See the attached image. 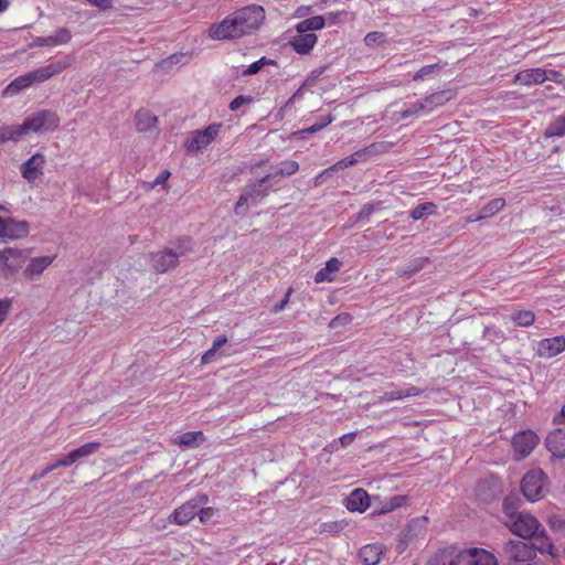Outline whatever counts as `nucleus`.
Returning <instances> with one entry per match:
<instances>
[{
  "label": "nucleus",
  "instance_id": "nucleus-1",
  "mask_svg": "<svg viewBox=\"0 0 565 565\" xmlns=\"http://www.w3.org/2000/svg\"><path fill=\"white\" fill-rule=\"evenodd\" d=\"M191 250V239L180 238L177 242L175 248H164L149 254L151 268L158 274H164L177 268L179 265V258L185 256Z\"/></svg>",
  "mask_w": 565,
  "mask_h": 565
},
{
  "label": "nucleus",
  "instance_id": "nucleus-2",
  "mask_svg": "<svg viewBox=\"0 0 565 565\" xmlns=\"http://www.w3.org/2000/svg\"><path fill=\"white\" fill-rule=\"evenodd\" d=\"M60 125V117L51 110H40L24 119L19 125L21 138L30 132H49L54 131Z\"/></svg>",
  "mask_w": 565,
  "mask_h": 565
},
{
  "label": "nucleus",
  "instance_id": "nucleus-3",
  "mask_svg": "<svg viewBox=\"0 0 565 565\" xmlns=\"http://www.w3.org/2000/svg\"><path fill=\"white\" fill-rule=\"evenodd\" d=\"M231 14L245 36L256 33L265 20V10L257 4L241 8Z\"/></svg>",
  "mask_w": 565,
  "mask_h": 565
},
{
  "label": "nucleus",
  "instance_id": "nucleus-4",
  "mask_svg": "<svg viewBox=\"0 0 565 565\" xmlns=\"http://www.w3.org/2000/svg\"><path fill=\"white\" fill-rule=\"evenodd\" d=\"M271 180V175L266 174L257 182L248 183L242 191L238 201L235 204V213L244 214L245 206H254L269 193V186L266 184Z\"/></svg>",
  "mask_w": 565,
  "mask_h": 565
},
{
  "label": "nucleus",
  "instance_id": "nucleus-5",
  "mask_svg": "<svg viewBox=\"0 0 565 565\" xmlns=\"http://www.w3.org/2000/svg\"><path fill=\"white\" fill-rule=\"evenodd\" d=\"M521 490L530 502L541 500L547 493L546 476L542 469L527 471L521 480Z\"/></svg>",
  "mask_w": 565,
  "mask_h": 565
},
{
  "label": "nucleus",
  "instance_id": "nucleus-6",
  "mask_svg": "<svg viewBox=\"0 0 565 565\" xmlns=\"http://www.w3.org/2000/svg\"><path fill=\"white\" fill-rule=\"evenodd\" d=\"M505 565H527L537 561L532 547L522 541L510 540L503 545Z\"/></svg>",
  "mask_w": 565,
  "mask_h": 565
},
{
  "label": "nucleus",
  "instance_id": "nucleus-7",
  "mask_svg": "<svg viewBox=\"0 0 565 565\" xmlns=\"http://www.w3.org/2000/svg\"><path fill=\"white\" fill-rule=\"evenodd\" d=\"M28 258V249L7 247L0 250V274L9 278L22 268Z\"/></svg>",
  "mask_w": 565,
  "mask_h": 565
},
{
  "label": "nucleus",
  "instance_id": "nucleus-8",
  "mask_svg": "<svg viewBox=\"0 0 565 565\" xmlns=\"http://www.w3.org/2000/svg\"><path fill=\"white\" fill-rule=\"evenodd\" d=\"M504 524L513 534L524 540L531 539L541 527V524L535 516L524 512H521L518 515H512V519L505 520Z\"/></svg>",
  "mask_w": 565,
  "mask_h": 565
},
{
  "label": "nucleus",
  "instance_id": "nucleus-9",
  "mask_svg": "<svg viewBox=\"0 0 565 565\" xmlns=\"http://www.w3.org/2000/svg\"><path fill=\"white\" fill-rule=\"evenodd\" d=\"M209 38L215 41L237 40L244 35L232 14H228L221 22L213 23L207 31Z\"/></svg>",
  "mask_w": 565,
  "mask_h": 565
},
{
  "label": "nucleus",
  "instance_id": "nucleus-10",
  "mask_svg": "<svg viewBox=\"0 0 565 565\" xmlns=\"http://www.w3.org/2000/svg\"><path fill=\"white\" fill-rule=\"evenodd\" d=\"M29 232L30 224L26 221L0 216V239H21L26 237Z\"/></svg>",
  "mask_w": 565,
  "mask_h": 565
},
{
  "label": "nucleus",
  "instance_id": "nucleus-11",
  "mask_svg": "<svg viewBox=\"0 0 565 565\" xmlns=\"http://www.w3.org/2000/svg\"><path fill=\"white\" fill-rule=\"evenodd\" d=\"M222 125L212 124L203 130H195L189 141V151H199L209 146L217 136Z\"/></svg>",
  "mask_w": 565,
  "mask_h": 565
},
{
  "label": "nucleus",
  "instance_id": "nucleus-12",
  "mask_svg": "<svg viewBox=\"0 0 565 565\" xmlns=\"http://www.w3.org/2000/svg\"><path fill=\"white\" fill-rule=\"evenodd\" d=\"M75 58L73 55H66L63 58L50 63L45 66L39 67L35 71V75L38 77V83H43L51 77L61 74L68 67H71L74 63Z\"/></svg>",
  "mask_w": 565,
  "mask_h": 565
},
{
  "label": "nucleus",
  "instance_id": "nucleus-13",
  "mask_svg": "<svg viewBox=\"0 0 565 565\" xmlns=\"http://www.w3.org/2000/svg\"><path fill=\"white\" fill-rule=\"evenodd\" d=\"M539 438L537 436L531 431L525 430L516 434L512 439V446L516 454H519L518 459L525 458L537 445Z\"/></svg>",
  "mask_w": 565,
  "mask_h": 565
},
{
  "label": "nucleus",
  "instance_id": "nucleus-14",
  "mask_svg": "<svg viewBox=\"0 0 565 565\" xmlns=\"http://www.w3.org/2000/svg\"><path fill=\"white\" fill-rule=\"evenodd\" d=\"M427 516H419L411 520L402 533V543L407 545L418 539H424L427 533Z\"/></svg>",
  "mask_w": 565,
  "mask_h": 565
},
{
  "label": "nucleus",
  "instance_id": "nucleus-15",
  "mask_svg": "<svg viewBox=\"0 0 565 565\" xmlns=\"http://www.w3.org/2000/svg\"><path fill=\"white\" fill-rule=\"evenodd\" d=\"M44 154L38 152L21 164L20 172L28 182H33L43 174Z\"/></svg>",
  "mask_w": 565,
  "mask_h": 565
},
{
  "label": "nucleus",
  "instance_id": "nucleus-16",
  "mask_svg": "<svg viewBox=\"0 0 565 565\" xmlns=\"http://www.w3.org/2000/svg\"><path fill=\"white\" fill-rule=\"evenodd\" d=\"M565 351V335L546 338L537 343L536 352L541 358L551 359Z\"/></svg>",
  "mask_w": 565,
  "mask_h": 565
},
{
  "label": "nucleus",
  "instance_id": "nucleus-17",
  "mask_svg": "<svg viewBox=\"0 0 565 565\" xmlns=\"http://www.w3.org/2000/svg\"><path fill=\"white\" fill-rule=\"evenodd\" d=\"M199 513V504L194 500H189L177 508L168 518L170 523L186 525Z\"/></svg>",
  "mask_w": 565,
  "mask_h": 565
},
{
  "label": "nucleus",
  "instance_id": "nucleus-18",
  "mask_svg": "<svg viewBox=\"0 0 565 565\" xmlns=\"http://www.w3.org/2000/svg\"><path fill=\"white\" fill-rule=\"evenodd\" d=\"M460 557L468 565H498L494 554L483 548H470L461 553Z\"/></svg>",
  "mask_w": 565,
  "mask_h": 565
},
{
  "label": "nucleus",
  "instance_id": "nucleus-19",
  "mask_svg": "<svg viewBox=\"0 0 565 565\" xmlns=\"http://www.w3.org/2000/svg\"><path fill=\"white\" fill-rule=\"evenodd\" d=\"M72 33L67 28H60L55 31L54 34L49 36H38L33 40L31 46L32 47H42V46H55L66 44L71 41Z\"/></svg>",
  "mask_w": 565,
  "mask_h": 565
},
{
  "label": "nucleus",
  "instance_id": "nucleus-20",
  "mask_svg": "<svg viewBox=\"0 0 565 565\" xmlns=\"http://www.w3.org/2000/svg\"><path fill=\"white\" fill-rule=\"evenodd\" d=\"M545 445L548 451L554 457L564 458L565 457V426L558 427L551 431L546 439Z\"/></svg>",
  "mask_w": 565,
  "mask_h": 565
},
{
  "label": "nucleus",
  "instance_id": "nucleus-21",
  "mask_svg": "<svg viewBox=\"0 0 565 565\" xmlns=\"http://www.w3.org/2000/svg\"><path fill=\"white\" fill-rule=\"evenodd\" d=\"M545 81H547V70L541 67L522 70L515 75V82L525 86L540 85Z\"/></svg>",
  "mask_w": 565,
  "mask_h": 565
},
{
  "label": "nucleus",
  "instance_id": "nucleus-22",
  "mask_svg": "<svg viewBox=\"0 0 565 565\" xmlns=\"http://www.w3.org/2000/svg\"><path fill=\"white\" fill-rule=\"evenodd\" d=\"M102 444L98 441L88 443L85 445H82L81 447L72 450L70 454H67L65 457L60 459V465H68L72 466L76 461L86 458L90 455H94L99 448Z\"/></svg>",
  "mask_w": 565,
  "mask_h": 565
},
{
  "label": "nucleus",
  "instance_id": "nucleus-23",
  "mask_svg": "<svg viewBox=\"0 0 565 565\" xmlns=\"http://www.w3.org/2000/svg\"><path fill=\"white\" fill-rule=\"evenodd\" d=\"M345 507L351 512H364L370 507V497L363 489H354L345 499Z\"/></svg>",
  "mask_w": 565,
  "mask_h": 565
},
{
  "label": "nucleus",
  "instance_id": "nucleus-24",
  "mask_svg": "<svg viewBox=\"0 0 565 565\" xmlns=\"http://www.w3.org/2000/svg\"><path fill=\"white\" fill-rule=\"evenodd\" d=\"M33 83H38V77L35 75V71L25 73L23 75L18 76L14 78L4 89H3V96H13L21 92L22 89L28 88Z\"/></svg>",
  "mask_w": 565,
  "mask_h": 565
},
{
  "label": "nucleus",
  "instance_id": "nucleus-25",
  "mask_svg": "<svg viewBox=\"0 0 565 565\" xmlns=\"http://www.w3.org/2000/svg\"><path fill=\"white\" fill-rule=\"evenodd\" d=\"M317 35L309 32H298L290 41L292 49L299 54H308L317 43Z\"/></svg>",
  "mask_w": 565,
  "mask_h": 565
},
{
  "label": "nucleus",
  "instance_id": "nucleus-26",
  "mask_svg": "<svg viewBox=\"0 0 565 565\" xmlns=\"http://www.w3.org/2000/svg\"><path fill=\"white\" fill-rule=\"evenodd\" d=\"M55 259V256H41L34 257L30 260L26 268L23 271V276L26 279H33L40 276Z\"/></svg>",
  "mask_w": 565,
  "mask_h": 565
},
{
  "label": "nucleus",
  "instance_id": "nucleus-27",
  "mask_svg": "<svg viewBox=\"0 0 565 565\" xmlns=\"http://www.w3.org/2000/svg\"><path fill=\"white\" fill-rule=\"evenodd\" d=\"M530 540L532 541L530 546L533 552L539 551L542 554H552L554 546L544 529L540 527L536 534H534Z\"/></svg>",
  "mask_w": 565,
  "mask_h": 565
},
{
  "label": "nucleus",
  "instance_id": "nucleus-28",
  "mask_svg": "<svg viewBox=\"0 0 565 565\" xmlns=\"http://www.w3.org/2000/svg\"><path fill=\"white\" fill-rule=\"evenodd\" d=\"M382 553L383 551L380 545L367 544L360 550L359 556L365 565H377L381 561Z\"/></svg>",
  "mask_w": 565,
  "mask_h": 565
},
{
  "label": "nucleus",
  "instance_id": "nucleus-29",
  "mask_svg": "<svg viewBox=\"0 0 565 565\" xmlns=\"http://www.w3.org/2000/svg\"><path fill=\"white\" fill-rule=\"evenodd\" d=\"M341 262L338 258H331L326 263V266L321 268L315 276L316 282L332 281V274L338 273L341 268Z\"/></svg>",
  "mask_w": 565,
  "mask_h": 565
},
{
  "label": "nucleus",
  "instance_id": "nucleus-30",
  "mask_svg": "<svg viewBox=\"0 0 565 565\" xmlns=\"http://www.w3.org/2000/svg\"><path fill=\"white\" fill-rule=\"evenodd\" d=\"M158 118L152 115L149 110H139L136 114V127L138 131H149L156 128Z\"/></svg>",
  "mask_w": 565,
  "mask_h": 565
},
{
  "label": "nucleus",
  "instance_id": "nucleus-31",
  "mask_svg": "<svg viewBox=\"0 0 565 565\" xmlns=\"http://www.w3.org/2000/svg\"><path fill=\"white\" fill-rule=\"evenodd\" d=\"M326 25V18L322 15H316L306 20L300 21L296 30L297 32H309L321 30Z\"/></svg>",
  "mask_w": 565,
  "mask_h": 565
},
{
  "label": "nucleus",
  "instance_id": "nucleus-32",
  "mask_svg": "<svg viewBox=\"0 0 565 565\" xmlns=\"http://www.w3.org/2000/svg\"><path fill=\"white\" fill-rule=\"evenodd\" d=\"M299 170V164L294 160H286L278 164L274 172L268 173L271 175V180L277 177H289L295 174Z\"/></svg>",
  "mask_w": 565,
  "mask_h": 565
},
{
  "label": "nucleus",
  "instance_id": "nucleus-33",
  "mask_svg": "<svg viewBox=\"0 0 565 565\" xmlns=\"http://www.w3.org/2000/svg\"><path fill=\"white\" fill-rule=\"evenodd\" d=\"M203 433L198 431H188L182 434L181 436L177 437L174 440L175 445H179L181 448H190L194 447L198 444V440H203Z\"/></svg>",
  "mask_w": 565,
  "mask_h": 565
},
{
  "label": "nucleus",
  "instance_id": "nucleus-34",
  "mask_svg": "<svg viewBox=\"0 0 565 565\" xmlns=\"http://www.w3.org/2000/svg\"><path fill=\"white\" fill-rule=\"evenodd\" d=\"M565 135V115H561L555 118L545 129L544 137H562Z\"/></svg>",
  "mask_w": 565,
  "mask_h": 565
},
{
  "label": "nucleus",
  "instance_id": "nucleus-35",
  "mask_svg": "<svg viewBox=\"0 0 565 565\" xmlns=\"http://www.w3.org/2000/svg\"><path fill=\"white\" fill-rule=\"evenodd\" d=\"M455 96H456L455 90L446 89V90L436 92V93L427 96V102H429L430 104H434L435 107L437 108L439 106H444L445 104H447L449 100L455 98Z\"/></svg>",
  "mask_w": 565,
  "mask_h": 565
},
{
  "label": "nucleus",
  "instance_id": "nucleus-36",
  "mask_svg": "<svg viewBox=\"0 0 565 565\" xmlns=\"http://www.w3.org/2000/svg\"><path fill=\"white\" fill-rule=\"evenodd\" d=\"M505 205V200L502 198H495L491 201H489L482 209H481V217L487 218L495 215L498 212H500Z\"/></svg>",
  "mask_w": 565,
  "mask_h": 565
},
{
  "label": "nucleus",
  "instance_id": "nucleus-37",
  "mask_svg": "<svg viewBox=\"0 0 565 565\" xmlns=\"http://www.w3.org/2000/svg\"><path fill=\"white\" fill-rule=\"evenodd\" d=\"M511 319L519 327H530L535 321V315L531 310H520L514 312Z\"/></svg>",
  "mask_w": 565,
  "mask_h": 565
},
{
  "label": "nucleus",
  "instance_id": "nucleus-38",
  "mask_svg": "<svg viewBox=\"0 0 565 565\" xmlns=\"http://www.w3.org/2000/svg\"><path fill=\"white\" fill-rule=\"evenodd\" d=\"M436 207H437L436 204L433 202H425V203L418 204L416 207H414L411 211V217L414 221H418L426 215L434 214L436 211Z\"/></svg>",
  "mask_w": 565,
  "mask_h": 565
},
{
  "label": "nucleus",
  "instance_id": "nucleus-39",
  "mask_svg": "<svg viewBox=\"0 0 565 565\" xmlns=\"http://www.w3.org/2000/svg\"><path fill=\"white\" fill-rule=\"evenodd\" d=\"M427 263V257H418L416 259L411 260L404 268L399 269L398 274L412 276L419 271L420 269H423Z\"/></svg>",
  "mask_w": 565,
  "mask_h": 565
},
{
  "label": "nucleus",
  "instance_id": "nucleus-40",
  "mask_svg": "<svg viewBox=\"0 0 565 565\" xmlns=\"http://www.w3.org/2000/svg\"><path fill=\"white\" fill-rule=\"evenodd\" d=\"M21 139L18 126H0V143L19 141Z\"/></svg>",
  "mask_w": 565,
  "mask_h": 565
},
{
  "label": "nucleus",
  "instance_id": "nucleus-41",
  "mask_svg": "<svg viewBox=\"0 0 565 565\" xmlns=\"http://www.w3.org/2000/svg\"><path fill=\"white\" fill-rule=\"evenodd\" d=\"M227 342V338L225 335H221L218 338H216L214 341H213V344H212V348L210 350H207L201 358V362L203 364H207V363H211L215 356V353L217 352V350L224 345L225 343Z\"/></svg>",
  "mask_w": 565,
  "mask_h": 565
},
{
  "label": "nucleus",
  "instance_id": "nucleus-42",
  "mask_svg": "<svg viewBox=\"0 0 565 565\" xmlns=\"http://www.w3.org/2000/svg\"><path fill=\"white\" fill-rule=\"evenodd\" d=\"M427 565H455V558L452 553L440 551L428 561Z\"/></svg>",
  "mask_w": 565,
  "mask_h": 565
},
{
  "label": "nucleus",
  "instance_id": "nucleus-43",
  "mask_svg": "<svg viewBox=\"0 0 565 565\" xmlns=\"http://www.w3.org/2000/svg\"><path fill=\"white\" fill-rule=\"evenodd\" d=\"M483 337L491 342H502L505 339L504 332L495 326L486 327Z\"/></svg>",
  "mask_w": 565,
  "mask_h": 565
},
{
  "label": "nucleus",
  "instance_id": "nucleus-44",
  "mask_svg": "<svg viewBox=\"0 0 565 565\" xmlns=\"http://www.w3.org/2000/svg\"><path fill=\"white\" fill-rule=\"evenodd\" d=\"M391 143L382 141V142H373L370 146L363 148L366 157H372L379 153H385L390 150Z\"/></svg>",
  "mask_w": 565,
  "mask_h": 565
},
{
  "label": "nucleus",
  "instance_id": "nucleus-45",
  "mask_svg": "<svg viewBox=\"0 0 565 565\" xmlns=\"http://www.w3.org/2000/svg\"><path fill=\"white\" fill-rule=\"evenodd\" d=\"M345 526L347 522L344 520L326 522L320 525V533L337 534L344 530Z\"/></svg>",
  "mask_w": 565,
  "mask_h": 565
},
{
  "label": "nucleus",
  "instance_id": "nucleus-46",
  "mask_svg": "<svg viewBox=\"0 0 565 565\" xmlns=\"http://www.w3.org/2000/svg\"><path fill=\"white\" fill-rule=\"evenodd\" d=\"M353 166V162H352V159L348 156L345 158H343L342 160L335 162L334 164H332L331 167H329L328 169L323 170L318 177H317V181L326 175H329L332 171H337V170H342V169H345V168H349Z\"/></svg>",
  "mask_w": 565,
  "mask_h": 565
},
{
  "label": "nucleus",
  "instance_id": "nucleus-47",
  "mask_svg": "<svg viewBox=\"0 0 565 565\" xmlns=\"http://www.w3.org/2000/svg\"><path fill=\"white\" fill-rule=\"evenodd\" d=\"M441 68H443V65L439 63L425 65L414 74L413 81H415V82L423 81L426 76H428L433 73H436V72L440 71Z\"/></svg>",
  "mask_w": 565,
  "mask_h": 565
},
{
  "label": "nucleus",
  "instance_id": "nucleus-48",
  "mask_svg": "<svg viewBox=\"0 0 565 565\" xmlns=\"http://www.w3.org/2000/svg\"><path fill=\"white\" fill-rule=\"evenodd\" d=\"M415 395H417V388L412 387V388L407 390L406 392H404V391L385 392L383 395V399L391 402V401L402 399L403 397H406V396H415Z\"/></svg>",
  "mask_w": 565,
  "mask_h": 565
},
{
  "label": "nucleus",
  "instance_id": "nucleus-49",
  "mask_svg": "<svg viewBox=\"0 0 565 565\" xmlns=\"http://www.w3.org/2000/svg\"><path fill=\"white\" fill-rule=\"evenodd\" d=\"M514 501L515 499L513 497H507L503 501V513L507 518L505 520H511L512 515L521 513L515 510Z\"/></svg>",
  "mask_w": 565,
  "mask_h": 565
},
{
  "label": "nucleus",
  "instance_id": "nucleus-50",
  "mask_svg": "<svg viewBox=\"0 0 565 565\" xmlns=\"http://www.w3.org/2000/svg\"><path fill=\"white\" fill-rule=\"evenodd\" d=\"M384 33L382 32H370L365 35L364 42L367 46H375L384 42Z\"/></svg>",
  "mask_w": 565,
  "mask_h": 565
},
{
  "label": "nucleus",
  "instance_id": "nucleus-51",
  "mask_svg": "<svg viewBox=\"0 0 565 565\" xmlns=\"http://www.w3.org/2000/svg\"><path fill=\"white\" fill-rule=\"evenodd\" d=\"M268 63H271V61L267 60L266 57H262L260 60L252 63L244 72H243V75H253V74H256L258 73L262 67L265 65V64H268Z\"/></svg>",
  "mask_w": 565,
  "mask_h": 565
},
{
  "label": "nucleus",
  "instance_id": "nucleus-52",
  "mask_svg": "<svg viewBox=\"0 0 565 565\" xmlns=\"http://www.w3.org/2000/svg\"><path fill=\"white\" fill-rule=\"evenodd\" d=\"M60 467H68V465H60V459H58L56 462H54V463H52V465L47 466V467H46L44 470H42L41 472L34 473V475L31 477V481H32V482H33V481H38V480H40V479L44 478L47 473H50V472L54 471L55 469H57V468H60Z\"/></svg>",
  "mask_w": 565,
  "mask_h": 565
},
{
  "label": "nucleus",
  "instance_id": "nucleus-53",
  "mask_svg": "<svg viewBox=\"0 0 565 565\" xmlns=\"http://www.w3.org/2000/svg\"><path fill=\"white\" fill-rule=\"evenodd\" d=\"M253 100L249 96L239 95L230 103V109L233 111L238 110L243 105H248Z\"/></svg>",
  "mask_w": 565,
  "mask_h": 565
},
{
  "label": "nucleus",
  "instance_id": "nucleus-54",
  "mask_svg": "<svg viewBox=\"0 0 565 565\" xmlns=\"http://www.w3.org/2000/svg\"><path fill=\"white\" fill-rule=\"evenodd\" d=\"M423 110H424V109H423V104H420V103H419V100H418V102L413 103V104H411L409 106H407V107L402 111L401 117H402L403 119H406V118H408V117H411V116H413V115H416V114H418L419 111H423Z\"/></svg>",
  "mask_w": 565,
  "mask_h": 565
},
{
  "label": "nucleus",
  "instance_id": "nucleus-55",
  "mask_svg": "<svg viewBox=\"0 0 565 565\" xmlns=\"http://www.w3.org/2000/svg\"><path fill=\"white\" fill-rule=\"evenodd\" d=\"M215 509L214 508H200L199 509V513H196V515L199 516V520L201 523H206L209 522L215 514Z\"/></svg>",
  "mask_w": 565,
  "mask_h": 565
},
{
  "label": "nucleus",
  "instance_id": "nucleus-56",
  "mask_svg": "<svg viewBox=\"0 0 565 565\" xmlns=\"http://www.w3.org/2000/svg\"><path fill=\"white\" fill-rule=\"evenodd\" d=\"M352 320L351 316L348 315V313H342V315H339L337 316L335 318H333L329 326L331 328H337L338 326H344V324H348L350 323Z\"/></svg>",
  "mask_w": 565,
  "mask_h": 565
},
{
  "label": "nucleus",
  "instance_id": "nucleus-57",
  "mask_svg": "<svg viewBox=\"0 0 565 565\" xmlns=\"http://www.w3.org/2000/svg\"><path fill=\"white\" fill-rule=\"evenodd\" d=\"M345 14L347 13L344 11L329 12L323 17L326 18V23H328L329 25H334V24L339 23L341 21V17L345 15Z\"/></svg>",
  "mask_w": 565,
  "mask_h": 565
},
{
  "label": "nucleus",
  "instance_id": "nucleus-58",
  "mask_svg": "<svg viewBox=\"0 0 565 565\" xmlns=\"http://www.w3.org/2000/svg\"><path fill=\"white\" fill-rule=\"evenodd\" d=\"M388 503L391 504V508H393V510L398 509L407 504V497L394 495L388 500Z\"/></svg>",
  "mask_w": 565,
  "mask_h": 565
},
{
  "label": "nucleus",
  "instance_id": "nucleus-59",
  "mask_svg": "<svg viewBox=\"0 0 565 565\" xmlns=\"http://www.w3.org/2000/svg\"><path fill=\"white\" fill-rule=\"evenodd\" d=\"M291 294H292V289H291V288H289V289L287 290V292H286L285 297H284V298L278 302V303H276V305L273 307L271 311H273V312H275V313H277V312H279V311L284 310V308H285V307L287 306V303L289 302V298H290V295H291Z\"/></svg>",
  "mask_w": 565,
  "mask_h": 565
},
{
  "label": "nucleus",
  "instance_id": "nucleus-60",
  "mask_svg": "<svg viewBox=\"0 0 565 565\" xmlns=\"http://www.w3.org/2000/svg\"><path fill=\"white\" fill-rule=\"evenodd\" d=\"M90 6L100 10H108L113 8V0H86Z\"/></svg>",
  "mask_w": 565,
  "mask_h": 565
},
{
  "label": "nucleus",
  "instance_id": "nucleus-61",
  "mask_svg": "<svg viewBox=\"0 0 565 565\" xmlns=\"http://www.w3.org/2000/svg\"><path fill=\"white\" fill-rule=\"evenodd\" d=\"M331 121H332V118L328 117L321 124H315V125L310 126L309 128L305 129L303 132L313 134V132L320 131L322 128H324L326 126L331 124Z\"/></svg>",
  "mask_w": 565,
  "mask_h": 565
},
{
  "label": "nucleus",
  "instance_id": "nucleus-62",
  "mask_svg": "<svg viewBox=\"0 0 565 565\" xmlns=\"http://www.w3.org/2000/svg\"><path fill=\"white\" fill-rule=\"evenodd\" d=\"M547 81H552L554 83L562 84L565 81V76L555 70H548L547 71Z\"/></svg>",
  "mask_w": 565,
  "mask_h": 565
},
{
  "label": "nucleus",
  "instance_id": "nucleus-63",
  "mask_svg": "<svg viewBox=\"0 0 565 565\" xmlns=\"http://www.w3.org/2000/svg\"><path fill=\"white\" fill-rule=\"evenodd\" d=\"M10 306H11L10 300H8V299L0 300V324L4 321V319L9 312Z\"/></svg>",
  "mask_w": 565,
  "mask_h": 565
},
{
  "label": "nucleus",
  "instance_id": "nucleus-64",
  "mask_svg": "<svg viewBox=\"0 0 565 565\" xmlns=\"http://www.w3.org/2000/svg\"><path fill=\"white\" fill-rule=\"evenodd\" d=\"M356 433L344 434L339 438L341 447L345 448L350 446L355 439Z\"/></svg>",
  "mask_w": 565,
  "mask_h": 565
}]
</instances>
